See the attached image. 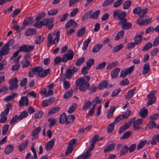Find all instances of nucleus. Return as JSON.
I'll use <instances>...</instances> for the list:
<instances>
[{
    "label": "nucleus",
    "mask_w": 159,
    "mask_h": 159,
    "mask_svg": "<svg viewBox=\"0 0 159 159\" xmlns=\"http://www.w3.org/2000/svg\"><path fill=\"white\" fill-rule=\"evenodd\" d=\"M90 79V76L87 75L77 79L75 82L76 86L81 91H85L90 86L89 82Z\"/></svg>",
    "instance_id": "1"
},
{
    "label": "nucleus",
    "mask_w": 159,
    "mask_h": 159,
    "mask_svg": "<svg viewBox=\"0 0 159 159\" xmlns=\"http://www.w3.org/2000/svg\"><path fill=\"white\" fill-rule=\"evenodd\" d=\"M51 70L48 68L44 71L43 68L41 66H36L33 69V71L36 73H37L38 77L40 78H43L50 74Z\"/></svg>",
    "instance_id": "2"
},
{
    "label": "nucleus",
    "mask_w": 159,
    "mask_h": 159,
    "mask_svg": "<svg viewBox=\"0 0 159 159\" xmlns=\"http://www.w3.org/2000/svg\"><path fill=\"white\" fill-rule=\"evenodd\" d=\"M53 34L55 36V38L54 39L53 41H52V38L51 34H49L48 36V47L50 46L52 43L54 44H57L60 39V34L59 31L55 32Z\"/></svg>",
    "instance_id": "3"
},
{
    "label": "nucleus",
    "mask_w": 159,
    "mask_h": 159,
    "mask_svg": "<svg viewBox=\"0 0 159 159\" xmlns=\"http://www.w3.org/2000/svg\"><path fill=\"white\" fill-rule=\"evenodd\" d=\"M74 52L71 49H69L66 53L64 54L62 57V61L66 63L69 60H72L74 57Z\"/></svg>",
    "instance_id": "4"
},
{
    "label": "nucleus",
    "mask_w": 159,
    "mask_h": 159,
    "mask_svg": "<svg viewBox=\"0 0 159 159\" xmlns=\"http://www.w3.org/2000/svg\"><path fill=\"white\" fill-rule=\"evenodd\" d=\"M156 92V90L152 91L148 95V98L149 100L147 103V106H148L155 103L156 100V97L154 96V95Z\"/></svg>",
    "instance_id": "5"
},
{
    "label": "nucleus",
    "mask_w": 159,
    "mask_h": 159,
    "mask_svg": "<svg viewBox=\"0 0 159 159\" xmlns=\"http://www.w3.org/2000/svg\"><path fill=\"white\" fill-rule=\"evenodd\" d=\"M8 83L10 84L9 89L11 91L16 90L18 87V80L16 78H14L13 79L10 80Z\"/></svg>",
    "instance_id": "6"
},
{
    "label": "nucleus",
    "mask_w": 159,
    "mask_h": 159,
    "mask_svg": "<svg viewBox=\"0 0 159 159\" xmlns=\"http://www.w3.org/2000/svg\"><path fill=\"white\" fill-rule=\"evenodd\" d=\"M34 48V46L32 45H23L19 48V50L20 52H29L33 50Z\"/></svg>",
    "instance_id": "7"
},
{
    "label": "nucleus",
    "mask_w": 159,
    "mask_h": 159,
    "mask_svg": "<svg viewBox=\"0 0 159 159\" xmlns=\"http://www.w3.org/2000/svg\"><path fill=\"white\" fill-rule=\"evenodd\" d=\"M53 19H45L42 20V22L43 23V25H47L49 27V29H51L53 26Z\"/></svg>",
    "instance_id": "8"
},
{
    "label": "nucleus",
    "mask_w": 159,
    "mask_h": 159,
    "mask_svg": "<svg viewBox=\"0 0 159 159\" xmlns=\"http://www.w3.org/2000/svg\"><path fill=\"white\" fill-rule=\"evenodd\" d=\"M143 122V120L141 119H138L136 120H134L133 121V126L134 130H137L140 129V126Z\"/></svg>",
    "instance_id": "9"
},
{
    "label": "nucleus",
    "mask_w": 159,
    "mask_h": 159,
    "mask_svg": "<svg viewBox=\"0 0 159 159\" xmlns=\"http://www.w3.org/2000/svg\"><path fill=\"white\" fill-rule=\"evenodd\" d=\"M19 105L22 107L24 105L27 106L29 104V99L27 96H22L19 102Z\"/></svg>",
    "instance_id": "10"
},
{
    "label": "nucleus",
    "mask_w": 159,
    "mask_h": 159,
    "mask_svg": "<svg viewBox=\"0 0 159 159\" xmlns=\"http://www.w3.org/2000/svg\"><path fill=\"white\" fill-rule=\"evenodd\" d=\"M126 16V13L125 11L121 12L120 13L118 17V20L120 21L118 23V25L127 21V19L125 18Z\"/></svg>",
    "instance_id": "11"
},
{
    "label": "nucleus",
    "mask_w": 159,
    "mask_h": 159,
    "mask_svg": "<svg viewBox=\"0 0 159 159\" xmlns=\"http://www.w3.org/2000/svg\"><path fill=\"white\" fill-rule=\"evenodd\" d=\"M112 84H108L106 81L104 80L100 83L98 85V88L99 89H101L105 88H109L112 87Z\"/></svg>",
    "instance_id": "12"
},
{
    "label": "nucleus",
    "mask_w": 159,
    "mask_h": 159,
    "mask_svg": "<svg viewBox=\"0 0 159 159\" xmlns=\"http://www.w3.org/2000/svg\"><path fill=\"white\" fill-rule=\"evenodd\" d=\"M10 51V49L9 47L7 46V45L5 44L0 50V54H2L3 55H7L9 54Z\"/></svg>",
    "instance_id": "13"
},
{
    "label": "nucleus",
    "mask_w": 159,
    "mask_h": 159,
    "mask_svg": "<svg viewBox=\"0 0 159 159\" xmlns=\"http://www.w3.org/2000/svg\"><path fill=\"white\" fill-rule=\"evenodd\" d=\"M6 108L0 114V116H7L9 112V110L12 108V106L10 103H8L6 105Z\"/></svg>",
    "instance_id": "14"
},
{
    "label": "nucleus",
    "mask_w": 159,
    "mask_h": 159,
    "mask_svg": "<svg viewBox=\"0 0 159 159\" xmlns=\"http://www.w3.org/2000/svg\"><path fill=\"white\" fill-rule=\"evenodd\" d=\"M148 114V111L145 107L142 108L139 112V115L142 118H145Z\"/></svg>",
    "instance_id": "15"
},
{
    "label": "nucleus",
    "mask_w": 159,
    "mask_h": 159,
    "mask_svg": "<svg viewBox=\"0 0 159 159\" xmlns=\"http://www.w3.org/2000/svg\"><path fill=\"white\" fill-rule=\"evenodd\" d=\"M55 139H54L50 140L46 145L45 148L47 151L50 150L54 145Z\"/></svg>",
    "instance_id": "16"
},
{
    "label": "nucleus",
    "mask_w": 159,
    "mask_h": 159,
    "mask_svg": "<svg viewBox=\"0 0 159 159\" xmlns=\"http://www.w3.org/2000/svg\"><path fill=\"white\" fill-rule=\"evenodd\" d=\"M120 71V69L119 68H116L114 69L111 72V78L115 79L117 77Z\"/></svg>",
    "instance_id": "17"
},
{
    "label": "nucleus",
    "mask_w": 159,
    "mask_h": 159,
    "mask_svg": "<svg viewBox=\"0 0 159 159\" xmlns=\"http://www.w3.org/2000/svg\"><path fill=\"white\" fill-rule=\"evenodd\" d=\"M13 150V146L11 145H8L5 148L4 153L6 155L9 154L11 153Z\"/></svg>",
    "instance_id": "18"
},
{
    "label": "nucleus",
    "mask_w": 159,
    "mask_h": 159,
    "mask_svg": "<svg viewBox=\"0 0 159 159\" xmlns=\"http://www.w3.org/2000/svg\"><path fill=\"white\" fill-rule=\"evenodd\" d=\"M29 141L28 140H26L24 142L20 144L18 146V148L20 152L25 150L27 147Z\"/></svg>",
    "instance_id": "19"
},
{
    "label": "nucleus",
    "mask_w": 159,
    "mask_h": 159,
    "mask_svg": "<svg viewBox=\"0 0 159 159\" xmlns=\"http://www.w3.org/2000/svg\"><path fill=\"white\" fill-rule=\"evenodd\" d=\"M121 25V27L123 29L125 30L129 29L132 26V24L130 22H127V21H125V22H123L122 23H120V25Z\"/></svg>",
    "instance_id": "20"
},
{
    "label": "nucleus",
    "mask_w": 159,
    "mask_h": 159,
    "mask_svg": "<svg viewBox=\"0 0 159 159\" xmlns=\"http://www.w3.org/2000/svg\"><path fill=\"white\" fill-rule=\"evenodd\" d=\"M116 145L114 143L111 144L107 146L106 148L104 149V152L106 153L107 152H110L113 151L115 148Z\"/></svg>",
    "instance_id": "21"
},
{
    "label": "nucleus",
    "mask_w": 159,
    "mask_h": 159,
    "mask_svg": "<svg viewBox=\"0 0 159 159\" xmlns=\"http://www.w3.org/2000/svg\"><path fill=\"white\" fill-rule=\"evenodd\" d=\"M157 142H159V134H156L153 135L151 140V144H156Z\"/></svg>",
    "instance_id": "22"
},
{
    "label": "nucleus",
    "mask_w": 159,
    "mask_h": 159,
    "mask_svg": "<svg viewBox=\"0 0 159 159\" xmlns=\"http://www.w3.org/2000/svg\"><path fill=\"white\" fill-rule=\"evenodd\" d=\"M143 69L142 74L143 75L147 74L150 71V68L148 63H146L144 65Z\"/></svg>",
    "instance_id": "23"
},
{
    "label": "nucleus",
    "mask_w": 159,
    "mask_h": 159,
    "mask_svg": "<svg viewBox=\"0 0 159 159\" xmlns=\"http://www.w3.org/2000/svg\"><path fill=\"white\" fill-rule=\"evenodd\" d=\"M103 47V45L100 44H96L94 46L92 50V52L96 53L98 52Z\"/></svg>",
    "instance_id": "24"
},
{
    "label": "nucleus",
    "mask_w": 159,
    "mask_h": 159,
    "mask_svg": "<svg viewBox=\"0 0 159 159\" xmlns=\"http://www.w3.org/2000/svg\"><path fill=\"white\" fill-rule=\"evenodd\" d=\"M36 30L33 29H29L27 30L25 32V35L27 36L34 35L36 34Z\"/></svg>",
    "instance_id": "25"
},
{
    "label": "nucleus",
    "mask_w": 159,
    "mask_h": 159,
    "mask_svg": "<svg viewBox=\"0 0 159 159\" xmlns=\"http://www.w3.org/2000/svg\"><path fill=\"white\" fill-rule=\"evenodd\" d=\"M128 148L127 145H124L120 151V156H122L126 154L128 152Z\"/></svg>",
    "instance_id": "26"
},
{
    "label": "nucleus",
    "mask_w": 159,
    "mask_h": 159,
    "mask_svg": "<svg viewBox=\"0 0 159 159\" xmlns=\"http://www.w3.org/2000/svg\"><path fill=\"white\" fill-rule=\"evenodd\" d=\"M18 95L17 93H13L11 95L6 96L5 98V100L6 101H8L10 100H13L15 97H16Z\"/></svg>",
    "instance_id": "27"
},
{
    "label": "nucleus",
    "mask_w": 159,
    "mask_h": 159,
    "mask_svg": "<svg viewBox=\"0 0 159 159\" xmlns=\"http://www.w3.org/2000/svg\"><path fill=\"white\" fill-rule=\"evenodd\" d=\"M136 89V88L134 87L133 89H131L128 93L125 98L126 99L131 98L133 96V94Z\"/></svg>",
    "instance_id": "28"
},
{
    "label": "nucleus",
    "mask_w": 159,
    "mask_h": 159,
    "mask_svg": "<svg viewBox=\"0 0 159 159\" xmlns=\"http://www.w3.org/2000/svg\"><path fill=\"white\" fill-rule=\"evenodd\" d=\"M77 107V104L76 103H72L69 107L67 112L69 113H71L73 112L76 107Z\"/></svg>",
    "instance_id": "29"
},
{
    "label": "nucleus",
    "mask_w": 159,
    "mask_h": 159,
    "mask_svg": "<svg viewBox=\"0 0 159 159\" xmlns=\"http://www.w3.org/2000/svg\"><path fill=\"white\" fill-rule=\"evenodd\" d=\"M75 119V116L74 115H70L66 117V124H68L73 122Z\"/></svg>",
    "instance_id": "30"
},
{
    "label": "nucleus",
    "mask_w": 159,
    "mask_h": 159,
    "mask_svg": "<svg viewBox=\"0 0 159 159\" xmlns=\"http://www.w3.org/2000/svg\"><path fill=\"white\" fill-rule=\"evenodd\" d=\"M33 18L32 17H30L25 19L23 22V24L24 26H26L32 23Z\"/></svg>",
    "instance_id": "31"
},
{
    "label": "nucleus",
    "mask_w": 159,
    "mask_h": 159,
    "mask_svg": "<svg viewBox=\"0 0 159 159\" xmlns=\"http://www.w3.org/2000/svg\"><path fill=\"white\" fill-rule=\"evenodd\" d=\"M73 73L71 71L70 69H68L65 74L66 78L68 79H70L73 75Z\"/></svg>",
    "instance_id": "32"
},
{
    "label": "nucleus",
    "mask_w": 159,
    "mask_h": 159,
    "mask_svg": "<svg viewBox=\"0 0 159 159\" xmlns=\"http://www.w3.org/2000/svg\"><path fill=\"white\" fill-rule=\"evenodd\" d=\"M66 113H63L60 115V117L59 118V123H63L65 121L66 124Z\"/></svg>",
    "instance_id": "33"
},
{
    "label": "nucleus",
    "mask_w": 159,
    "mask_h": 159,
    "mask_svg": "<svg viewBox=\"0 0 159 159\" xmlns=\"http://www.w3.org/2000/svg\"><path fill=\"white\" fill-rule=\"evenodd\" d=\"M115 110V107L114 106L111 108L110 110L108 111L107 117L108 118H110L113 116V113Z\"/></svg>",
    "instance_id": "34"
},
{
    "label": "nucleus",
    "mask_w": 159,
    "mask_h": 159,
    "mask_svg": "<svg viewBox=\"0 0 159 159\" xmlns=\"http://www.w3.org/2000/svg\"><path fill=\"white\" fill-rule=\"evenodd\" d=\"M124 33L125 31L122 30H121L120 32L117 33L115 39L116 40H118L119 39L122 38L124 35Z\"/></svg>",
    "instance_id": "35"
},
{
    "label": "nucleus",
    "mask_w": 159,
    "mask_h": 159,
    "mask_svg": "<svg viewBox=\"0 0 159 159\" xmlns=\"http://www.w3.org/2000/svg\"><path fill=\"white\" fill-rule=\"evenodd\" d=\"M100 11L98 10L93 13L90 16V18L97 19L100 14Z\"/></svg>",
    "instance_id": "36"
},
{
    "label": "nucleus",
    "mask_w": 159,
    "mask_h": 159,
    "mask_svg": "<svg viewBox=\"0 0 159 159\" xmlns=\"http://www.w3.org/2000/svg\"><path fill=\"white\" fill-rule=\"evenodd\" d=\"M48 121L50 122L49 126L50 128L54 126L56 124L57 120L55 119L49 118L48 119Z\"/></svg>",
    "instance_id": "37"
},
{
    "label": "nucleus",
    "mask_w": 159,
    "mask_h": 159,
    "mask_svg": "<svg viewBox=\"0 0 159 159\" xmlns=\"http://www.w3.org/2000/svg\"><path fill=\"white\" fill-rule=\"evenodd\" d=\"M44 37L42 35H39L37 37L35 40V43L36 44H39L41 43L44 40Z\"/></svg>",
    "instance_id": "38"
},
{
    "label": "nucleus",
    "mask_w": 159,
    "mask_h": 159,
    "mask_svg": "<svg viewBox=\"0 0 159 159\" xmlns=\"http://www.w3.org/2000/svg\"><path fill=\"white\" fill-rule=\"evenodd\" d=\"M28 115V113L25 111H22L19 116H18L19 120H21L23 118L26 117Z\"/></svg>",
    "instance_id": "39"
},
{
    "label": "nucleus",
    "mask_w": 159,
    "mask_h": 159,
    "mask_svg": "<svg viewBox=\"0 0 159 159\" xmlns=\"http://www.w3.org/2000/svg\"><path fill=\"white\" fill-rule=\"evenodd\" d=\"M153 44L150 42H148L144 46L142 49V50L144 51H147L151 48Z\"/></svg>",
    "instance_id": "40"
},
{
    "label": "nucleus",
    "mask_w": 159,
    "mask_h": 159,
    "mask_svg": "<svg viewBox=\"0 0 159 159\" xmlns=\"http://www.w3.org/2000/svg\"><path fill=\"white\" fill-rule=\"evenodd\" d=\"M118 64V62L117 61L113 62L107 64V68L108 69H112L117 66Z\"/></svg>",
    "instance_id": "41"
},
{
    "label": "nucleus",
    "mask_w": 159,
    "mask_h": 159,
    "mask_svg": "<svg viewBox=\"0 0 159 159\" xmlns=\"http://www.w3.org/2000/svg\"><path fill=\"white\" fill-rule=\"evenodd\" d=\"M85 33V29L83 27L82 28L80 29L77 32V36L78 37L84 35Z\"/></svg>",
    "instance_id": "42"
},
{
    "label": "nucleus",
    "mask_w": 159,
    "mask_h": 159,
    "mask_svg": "<svg viewBox=\"0 0 159 159\" xmlns=\"http://www.w3.org/2000/svg\"><path fill=\"white\" fill-rule=\"evenodd\" d=\"M85 61V58L84 57H82L76 61L75 65L77 66H79L82 64Z\"/></svg>",
    "instance_id": "43"
},
{
    "label": "nucleus",
    "mask_w": 159,
    "mask_h": 159,
    "mask_svg": "<svg viewBox=\"0 0 159 159\" xmlns=\"http://www.w3.org/2000/svg\"><path fill=\"white\" fill-rule=\"evenodd\" d=\"M106 62H102L98 65L96 67L95 69L96 70H101L104 68L106 66Z\"/></svg>",
    "instance_id": "44"
},
{
    "label": "nucleus",
    "mask_w": 159,
    "mask_h": 159,
    "mask_svg": "<svg viewBox=\"0 0 159 159\" xmlns=\"http://www.w3.org/2000/svg\"><path fill=\"white\" fill-rule=\"evenodd\" d=\"M135 119L136 117H134L132 118L130 120H129L128 122L126 123L124 126L125 129H127L129 128L130 126L133 123V120H135Z\"/></svg>",
    "instance_id": "45"
},
{
    "label": "nucleus",
    "mask_w": 159,
    "mask_h": 159,
    "mask_svg": "<svg viewBox=\"0 0 159 159\" xmlns=\"http://www.w3.org/2000/svg\"><path fill=\"white\" fill-rule=\"evenodd\" d=\"M142 39V37L141 35H137L134 38V41L136 44H139L141 42Z\"/></svg>",
    "instance_id": "46"
},
{
    "label": "nucleus",
    "mask_w": 159,
    "mask_h": 159,
    "mask_svg": "<svg viewBox=\"0 0 159 159\" xmlns=\"http://www.w3.org/2000/svg\"><path fill=\"white\" fill-rule=\"evenodd\" d=\"M147 143V141L144 140L140 142L137 147V149L138 150L142 148Z\"/></svg>",
    "instance_id": "47"
},
{
    "label": "nucleus",
    "mask_w": 159,
    "mask_h": 159,
    "mask_svg": "<svg viewBox=\"0 0 159 159\" xmlns=\"http://www.w3.org/2000/svg\"><path fill=\"white\" fill-rule=\"evenodd\" d=\"M123 47V44H120L119 45H117L115 47L112 49V52H118Z\"/></svg>",
    "instance_id": "48"
},
{
    "label": "nucleus",
    "mask_w": 159,
    "mask_h": 159,
    "mask_svg": "<svg viewBox=\"0 0 159 159\" xmlns=\"http://www.w3.org/2000/svg\"><path fill=\"white\" fill-rule=\"evenodd\" d=\"M94 64V60L91 58L89 59L86 62V66L90 69V67Z\"/></svg>",
    "instance_id": "49"
},
{
    "label": "nucleus",
    "mask_w": 159,
    "mask_h": 159,
    "mask_svg": "<svg viewBox=\"0 0 159 159\" xmlns=\"http://www.w3.org/2000/svg\"><path fill=\"white\" fill-rule=\"evenodd\" d=\"M43 115V112L41 110H39L34 115V117L36 119H39Z\"/></svg>",
    "instance_id": "50"
},
{
    "label": "nucleus",
    "mask_w": 159,
    "mask_h": 159,
    "mask_svg": "<svg viewBox=\"0 0 159 159\" xmlns=\"http://www.w3.org/2000/svg\"><path fill=\"white\" fill-rule=\"evenodd\" d=\"M92 11H89L84 14V15L82 17V21H84L85 20L88 19L89 17V16L91 13Z\"/></svg>",
    "instance_id": "51"
},
{
    "label": "nucleus",
    "mask_w": 159,
    "mask_h": 159,
    "mask_svg": "<svg viewBox=\"0 0 159 159\" xmlns=\"http://www.w3.org/2000/svg\"><path fill=\"white\" fill-rule=\"evenodd\" d=\"M73 93V90L72 89H70L69 90L67 93H65L64 95V97L65 99H67L69 98L72 95Z\"/></svg>",
    "instance_id": "52"
},
{
    "label": "nucleus",
    "mask_w": 159,
    "mask_h": 159,
    "mask_svg": "<svg viewBox=\"0 0 159 159\" xmlns=\"http://www.w3.org/2000/svg\"><path fill=\"white\" fill-rule=\"evenodd\" d=\"M91 105V102L90 101H88L84 104L83 106L82 109L84 110H86L90 107Z\"/></svg>",
    "instance_id": "53"
},
{
    "label": "nucleus",
    "mask_w": 159,
    "mask_h": 159,
    "mask_svg": "<svg viewBox=\"0 0 159 159\" xmlns=\"http://www.w3.org/2000/svg\"><path fill=\"white\" fill-rule=\"evenodd\" d=\"M115 123H112L110 124L107 127V132L108 133L112 132L114 129Z\"/></svg>",
    "instance_id": "54"
},
{
    "label": "nucleus",
    "mask_w": 159,
    "mask_h": 159,
    "mask_svg": "<svg viewBox=\"0 0 159 159\" xmlns=\"http://www.w3.org/2000/svg\"><path fill=\"white\" fill-rule=\"evenodd\" d=\"M132 2L130 1H127L123 4V7L124 9H128L129 8Z\"/></svg>",
    "instance_id": "55"
},
{
    "label": "nucleus",
    "mask_w": 159,
    "mask_h": 159,
    "mask_svg": "<svg viewBox=\"0 0 159 159\" xmlns=\"http://www.w3.org/2000/svg\"><path fill=\"white\" fill-rule=\"evenodd\" d=\"M79 9L77 8H75L73 9L70 14V17H73L75 16L78 13Z\"/></svg>",
    "instance_id": "56"
},
{
    "label": "nucleus",
    "mask_w": 159,
    "mask_h": 159,
    "mask_svg": "<svg viewBox=\"0 0 159 159\" xmlns=\"http://www.w3.org/2000/svg\"><path fill=\"white\" fill-rule=\"evenodd\" d=\"M9 128V125L8 124H6L4 125L2 129V134L4 135L8 131Z\"/></svg>",
    "instance_id": "57"
},
{
    "label": "nucleus",
    "mask_w": 159,
    "mask_h": 159,
    "mask_svg": "<svg viewBox=\"0 0 159 159\" xmlns=\"http://www.w3.org/2000/svg\"><path fill=\"white\" fill-rule=\"evenodd\" d=\"M46 14L44 12H42L40 13L37 16L35 19L36 20H39L43 19L45 16Z\"/></svg>",
    "instance_id": "58"
},
{
    "label": "nucleus",
    "mask_w": 159,
    "mask_h": 159,
    "mask_svg": "<svg viewBox=\"0 0 159 159\" xmlns=\"http://www.w3.org/2000/svg\"><path fill=\"white\" fill-rule=\"evenodd\" d=\"M58 10L56 9H52L48 12V14L49 15H54L57 12Z\"/></svg>",
    "instance_id": "59"
},
{
    "label": "nucleus",
    "mask_w": 159,
    "mask_h": 159,
    "mask_svg": "<svg viewBox=\"0 0 159 159\" xmlns=\"http://www.w3.org/2000/svg\"><path fill=\"white\" fill-rule=\"evenodd\" d=\"M18 120H19L18 116V115H16L12 118L10 122V124H11L16 122Z\"/></svg>",
    "instance_id": "60"
},
{
    "label": "nucleus",
    "mask_w": 159,
    "mask_h": 159,
    "mask_svg": "<svg viewBox=\"0 0 159 159\" xmlns=\"http://www.w3.org/2000/svg\"><path fill=\"white\" fill-rule=\"evenodd\" d=\"M70 86V83L68 81H63V88L65 89H68L69 88Z\"/></svg>",
    "instance_id": "61"
},
{
    "label": "nucleus",
    "mask_w": 159,
    "mask_h": 159,
    "mask_svg": "<svg viewBox=\"0 0 159 159\" xmlns=\"http://www.w3.org/2000/svg\"><path fill=\"white\" fill-rule=\"evenodd\" d=\"M136 147V144L133 143L131 144L128 148V150L129 152L131 153L134 151Z\"/></svg>",
    "instance_id": "62"
},
{
    "label": "nucleus",
    "mask_w": 159,
    "mask_h": 159,
    "mask_svg": "<svg viewBox=\"0 0 159 159\" xmlns=\"http://www.w3.org/2000/svg\"><path fill=\"white\" fill-rule=\"evenodd\" d=\"M148 10V9L147 8H144L143 9L141 8V10L139 13V16L140 17H143L144 15L147 13Z\"/></svg>",
    "instance_id": "63"
},
{
    "label": "nucleus",
    "mask_w": 159,
    "mask_h": 159,
    "mask_svg": "<svg viewBox=\"0 0 159 159\" xmlns=\"http://www.w3.org/2000/svg\"><path fill=\"white\" fill-rule=\"evenodd\" d=\"M141 10V7H138L135 8L133 11V13L134 14H139Z\"/></svg>",
    "instance_id": "64"
}]
</instances>
